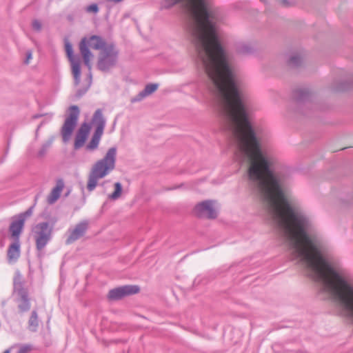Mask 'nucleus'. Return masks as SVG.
I'll use <instances>...</instances> for the list:
<instances>
[{"label":"nucleus","instance_id":"3","mask_svg":"<svg viewBox=\"0 0 353 353\" xmlns=\"http://www.w3.org/2000/svg\"><path fill=\"white\" fill-rule=\"evenodd\" d=\"M12 298L17 304L19 313L23 314L30 311L31 298L28 290L25 288L23 276L19 271L15 272L13 278Z\"/></svg>","mask_w":353,"mask_h":353},{"label":"nucleus","instance_id":"20","mask_svg":"<svg viewBox=\"0 0 353 353\" xmlns=\"http://www.w3.org/2000/svg\"><path fill=\"white\" fill-rule=\"evenodd\" d=\"M28 325L31 330L36 331L39 325L38 315L36 310L32 311L28 321Z\"/></svg>","mask_w":353,"mask_h":353},{"label":"nucleus","instance_id":"18","mask_svg":"<svg viewBox=\"0 0 353 353\" xmlns=\"http://www.w3.org/2000/svg\"><path fill=\"white\" fill-rule=\"evenodd\" d=\"M311 93L307 89H300L295 92V98L298 102H303L310 99Z\"/></svg>","mask_w":353,"mask_h":353},{"label":"nucleus","instance_id":"16","mask_svg":"<svg viewBox=\"0 0 353 353\" xmlns=\"http://www.w3.org/2000/svg\"><path fill=\"white\" fill-rule=\"evenodd\" d=\"M20 256V241H14L8 249L7 259L9 263H15Z\"/></svg>","mask_w":353,"mask_h":353},{"label":"nucleus","instance_id":"19","mask_svg":"<svg viewBox=\"0 0 353 353\" xmlns=\"http://www.w3.org/2000/svg\"><path fill=\"white\" fill-rule=\"evenodd\" d=\"M254 48L249 43H239L237 46V52L243 55H248L253 53Z\"/></svg>","mask_w":353,"mask_h":353},{"label":"nucleus","instance_id":"7","mask_svg":"<svg viewBox=\"0 0 353 353\" xmlns=\"http://www.w3.org/2000/svg\"><path fill=\"white\" fill-rule=\"evenodd\" d=\"M92 121L95 125L96 128L90 141L86 145V149L90 151H93L98 148L101 138L103 134L105 126V119L103 115L102 110L97 109L95 111Z\"/></svg>","mask_w":353,"mask_h":353},{"label":"nucleus","instance_id":"28","mask_svg":"<svg viewBox=\"0 0 353 353\" xmlns=\"http://www.w3.org/2000/svg\"><path fill=\"white\" fill-rule=\"evenodd\" d=\"M88 88L85 90H78L76 94L77 98L81 97L88 90Z\"/></svg>","mask_w":353,"mask_h":353},{"label":"nucleus","instance_id":"4","mask_svg":"<svg viewBox=\"0 0 353 353\" xmlns=\"http://www.w3.org/2000/svg\"><path fill=\"white\" fill-rule=\"evenodd\" d=\"M108 44L109 43H107L103 38L97 35H92L88 39L83 37L80 41L79 51L82 55L85 65L88 68L90 71L89 77L90 80L92 79V74L90 72L92 68V60L94 57V55L90 52L89 46H90L94 50H100L102 51V49L106 48Z\"/></svg>","mask_w":353,"mask_h":353},{"label":"nucleus","instance_id":"30","mask_svg":"<svg viewBox=\"0 0 353 353\" xmlns=\"http://www.w3.org/2000/svg\"><path fill=\"white\" fill-rule=\"evenodd\" d=\"M281 3L285 6H288L291 5V3H289L287 0H282Z\"/></svg>","mask_w":353,"mask_h":353},{"label":"nucleus","instance_id":"8","mask_svg":"<svg viewBox=\"0 0 353 353\" xmlns=\"http://www.w3.org/2000/svg\"><path fill=\"white\" fill-rule=\"evenodd\" d=\"M70 114L66 118L61 131L64 143L70 140L79 115V109L77 105L70 106Z\"/></svg>","mask_w":353,"mask_h":353},{"label":"nucleus","instance_id":"1","mask_svg":"<svg viewBox=\"0 0 353 353\" xmlns=\"http://www.w3.org/2000/svg\"><path fill=\"white\" fill-rule=\"evenodd\" d=\"M176 5L187 14L185 28L208 75L207 88L216 99L223 130L234 139H261L250 121L249 99L221 44L214 14L204 0H161L159 7L170 10Z\"/></svg>","mask_w":353,"mask_h":353},{"label":"nucleus","instance_id":"9","mask_svg":"<svg viewBox=\"0 0 353 353\" xmlns=\"http://www.w3.org/2000/svg\"><path fill=\"white\" fill-rule=\"evenodd\" d=\"M194 213L201 218L215 219L217 216V212L212 200H206L198 203L194 208Z\"/></svg>","mask_w":353,"mask_h":353},{"label":"nucleus","instance_id":"10","mask_svg":"<svg viewBox=\"0 0 353 353\" xmlns=\"http://www.w3.org/2000/svg\"><path fill=\"white\" fill-rule=\"evenodd\" d=\"M65 52L70 62L71 63L72 72L74 77V84L77 85L81 80V61L74 55L72 46L70 42L65 43Z\"/></svg>","mask_w":353,"mask_h":353},{"label":"nucleus","instance_id":"25","mask_svg":"<svg viewBox=\"0 0 353 353\" xmlns=\"http://www.w3.org/2000/svg\"><path fill=\"white\" fill-rule=\"evenodd\" d=\"M32 28L36 32H40L42 29V23L38 19H34L32 22Z\"/></svg>","mask_w":353,"mask_h":353},{"label":"nucleus","instance_id":"13","mask_svg":"<svg viewBox=\"0 0 353 353\" xmlns=\"http://www.w3.org/2000/svg\"><path fill=\"white\" fill-rule=\"evenodd\" d=\"M90 132V125L85 123H84L81 128L79 129L76 137H75V141L74 144V148L75 150L79 149L81 148Z\"/></svg>","mask_w":353,"mask_h":353},{"label":"nucleus","instance_id":"31","mask_svg":"<svg viewBox=\"0 0 353 353\" xmlns=\"http://www.w3.org/2000/svg\"><path fill=\"white\" fill-rule=\"evenodd\" d=\"M106 1L111 2V3H118L121 1H122L123 0H106Z\"/></svg>","mask_w":353,"mask_h":353},{"label":"nucleus","instance_id":"29","mask_svg":"<svg viewBox=\"0 0 353 353\" xmlns=\"http://www.w3.org/2000/svg\"><path fill=\"white\" fill-rule=\"evenodd\" d=\"M32 59V51L28 50L26 53V59L25 60V63H29L30 60Z\"/></svg>","mask_w":353,"mask_h":353},{"label":"nucleus","instance_id":"33","mask_svg":"<svg viewBox=\"0 0 353 353\" xmlns=\"http://www.w3.org/2000/svg\"><path fill=\"white\" fill-rule=\"evenodd\" d=\"M43 122L41 123V124L38 126L37 129V132L39 131V128H41V126L43 125Z\"/></svg>","mask_w":353,"mask_h":353},{"label":"nucleus","instance_id":"14","mask_svg":"<svg viewBox=\"0 0 353 353\" xmlns=\"http://www.w3.org/2000/svg\"><path fill=\"white\" fill-rule=\"evenodd\" d=\"M24 224L25 223L23 219H19L18 217L11 222L9 231L11 238L13 239L14 241H20V236L22 233Z\"/></svg>","mask_w":353,"mask_h":353},{"label":"nucleus","instance_id":"17","mask_svg":"<svg viewBox=\"0 0 353 353\" xmlns=\"http://www.w3.org/2000/svg\"><path fill=\"white\" fill-rule=\"evenodd\" d=\"M157 83H150L145 85V88L139 92L134 98L131 99V102L134 103L142 100L144 97L151 94L158 88Z\"/></svg>","mask_w":353,"mask_h":353},{"label":"nucleus","instance_id":"24","mask_svg":"<svg viewBox=\"0 0 353 353\" xmlns=\"http://www.w3.org/2000/svg\"><path fill=\"white\" fill-rule=\"evenodd\" d=\"M32 209H33V206L29 208L26 212L19 214L17 217L19 219H23V222L25 223L26 219L32 215Z\"/></svg>","mask_w":353,"mask_h":353},{"label":"nucleus","instance_id":"27","mask_svg":"<svg viewBox=\"0 0 353 353\" xmlns=\"http://www.w3.org/2000/svg\"><path fill=\"white\" fill-rule=\"evenodd\" d=\"M31 350V346L24 345L19 347L17 353H28Z\"/></svg>","mask_w":353,"mask_h":353},{"label":"nucleus","instance_id":"6","mask_svg":"<svg viewBox=\"0 0 353 353\" xmlns=\"http://www.w3.org/2000/svg\"><path fill=\"white\" fill-rule=\"evenodd\" d=\"M53 226L48 222H41L32 228L33 236L35 240L36 248L42 250L52 239Z\"/></svg>","mask_w":353,"mask_h":353},{"label":"nucleus","instance_id":"23","mask_svg":"<svg viewBox=\"0 0 353 353\" xmlns=\"http://www.w3.org/2000/svg\"><path fill=\"white\" fill-rule=\"evenodd\" d=\"M302 62V58L300 55L294 54L290 56L288 63L290 66L296 67L299 66Z\"/></svg>","mask_w":353,"mask_h":353},{"label":"nucleus","instance_id":"32","mask_svg":"<svg viewBox=\"0 0 353 353\" xmlns=\"http://www.w3.org/2000/svg\"><path fill=\"white\" fill-rule=\"evenodd\" d=\"M41 117V115H40V114H35V115L33 116V118L34 119H38V118H39Z\"/></svg>","mask_w":353,"mask_h":353},{"label":"nucleus","instance_id":"26","mask_svg":"<svg viewBox=\"0 0 353 353\" xmlns=\"http://www.w3.org/2000/svg\"><path fill=\"white\" fill-rule=\"evenodd\" d=\"M86 11L88 12L97 13L99 11L98 6L96 3L90 5L86 8Z\"/></svg>","mask_w":353,"mask_h":353},{"label":"nucleus","instance_id":"5","mask_svg":"<svg viewBox=\"0 0 353 353\" xmlns=\"http://www.w3.org/2000/svg\"><path fill=\"white\" fill-rule=\"evenodd\" d=\"M119 50L114 43L109 44L100 51L97 61V68L103 72H108L117 66L119 60Z\"/></svg>","mask_w":353,"mask_h":353},{"label":"nucleus","instance_id":"11","mask_svg":"<svg viewBox=\"0 0 353 353\" xmlns=\"http://www.w3.org/2000/svg\"><path fill=\"white\" fill-rule=\"evenodd\" d=\"M139 291L137 285H123L110 290L108 294L110 301H118L126 296L137 294Z\"/></svg>","mask_w":353,"mask_h":353},{"label":"nucleus","instance_id":"22","mask_svg":"<svg viewBox=\"0 0 353 353\" xmlns=\"http://www.w3.org/2000/svg\"><path fill=\"white\" fill-rule=\"evenodd\" d=\"M114 188V191L110 195H109V198L112 200H117V199H119L122 192V185L121 183H115Z\"/></svg>","mask_w":353,"mask_h":353},{"label":"nucleus","instance_id":"21","mask_svg":"<svg viewBox=\"0 0 353 353\" xmlns=\"http://www.w3.org/2000/svg\"><path fill=\"white\" fill-rule=\"evenodd\" d=\"M53 142V138H50V139H48L47 141H46L41 146V149L39 150L38 153H37V157H39V158H42L43 157L48 149L50 148V147L51 146L52 143Z\"/></svg>","mask_w":353,"mask_h":353},{"label":"nucleus","instance_id":"2","mask_svg":"<svg viewBox=\"0 0 353 353\" xmlns=\"http://www.w3.org/2000/svg\"><path fill=\"white\" fill-rule=\"evenodd\" d=\"M117 149H108L104 157L98 160L92 167L87 185L88 191L92 192L97 185L99 179L105 177L115 168Z\"/></svg>","mask_w":353,"mask_h":353},{"label":"nucleus","instance_id":"15","mask_svg":"<svg viewBox=\"0 0 353 353\" xmlns=\"http://www.w3.org/2000/svg\"><path fill=\"white\" fill-rule=\"evenodd\" d=\"M65 187L64 181L62 179H59L56 181V185L52 189L50 193L47 197L48 204L54 203L60 197L61 194Z\"/></svg>","mask_w":353,"mask_h":353},{"label":"nucleus","instance_id":"34","mask_svg":"<svg viewBox=\"0 0 353 353\" xmlns=\"http://www.w3.org/2000/svg\"><path fill=\"white\" fill-rule=\"evenodd\" d=\"M10 350H9V349H8V350H6V351H4V352H3V353H10Z\"/></svg>","mask_w":353,"mask_h":353},{"label":"nucleus","instance_id":"35","mask_svg":"<svg viewBox=\"0 0 353 353\" xmlns=\"http://www.w3.org/2000/svg\"><path fill=\"white\" fill-rule=\"evenodd\" d=\"M261 1L265 2L266 0H261Z\"/></svg>","mask_w":353,"mask_h":353},{"label":"nucleus","instance_id":"12","mask_svg":"<svg viewBox=\"0 0 353 353\" xmlns=\"http://www.w3.org/2000/svg\"><path fill=\"white\" fill-rule=\"evenodd\" d=\"M88 228V222L87 221H83L77 223L73 229L68 230V235L65 240V243L70 245L84 236Z\"/></svg>","mask_w":353,"mask_h":353}]
</instances>
